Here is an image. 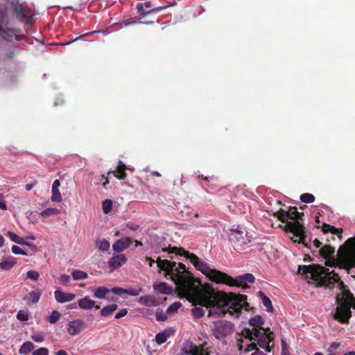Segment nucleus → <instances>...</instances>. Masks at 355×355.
<instances>
[{"label":"nucleus","instance_id":"obj_51","mask_svg":"<svg viewBox=\"0 0 355 355\" xmlns=\"http://www.w3.org/2000/svg\"><path fill=\"white\" fill-rule=\"evenodd\" d=\"M128 313V310L126 309H122L119 312H117L115 315V318H121L125 316Z\"/></svg>","mask_w":355,"mask_h":355},{"label":"nucleus","instance_id":"obj_26","mask_svg":"<svg viewBox=\"0 0 355 355\" xmlns=\"http://www.w3.org/2000/svg\"><path fill=\"white\" fill-rule=\"evenodd\" d=\"M117 305L116 304H112L107 305L103 307L101 310V315L103 317H108L114 311L117 309Z\"/></svg>","mask_w":355,"mask_h":355},{"label":"nucleus","instance_id":"obj_31","mask_svg":"<svg viewBox=\"0 0 355 355\" xmlns=\"http://www.w3.org/2000/svg\"><path fill=\"white\" fill-rule=\"evenodd\" d=\"M40 296L41 292L40 291H32L29 293L28 298L33 303H36L39 301Z\"/></svg>","mask_w":355,"mask_h":355},{"label":"nucleus","instance_id":"obj_16","mask_svg":"<svg viewBox=\"0 0 355 355\" xmlns=\"http://www.w3.org/2000/svg\"><path fill=\"white\" fill-rule=\"evenodd\" d=\"M174 333L171 328L164 329L163 331L158 333L155 338V340L158 345L165 343Z\"/></svg>","mask_w":355,"mask_h":355},{"label":"nucleus","instance_id":"obj_38","mask_svg":"<svg viewBox=\"0 0 355 355\" xmlns=\"http://www.w3.org/2000/svg\"><path fill=\"white\" fill-rule=\"evenodd\" d=\"M15 264V262L10 261H3L0 263V268L2 270H8L12 268Z\"/></svg>","mask_w":355,"mask_h":355},{"label":"nucleus","instance_id":"obj_9","mask_svg":"<svg viewBox=\"0 0 355 355\" xmlns=\"http://www.w3.org/2000/svg\"><path fill=\"white\" fill-rule=\"evenodd\" d=\"M6 9H12L16 16L27 24H31L33 22V15L31 10L19 6L17 0H10L6 6Z\"/></svg>","mask_w":355,"mask_h":355},{"label":"nucleus","instance_id":"obj_20","mask_svg":"<svg viewBox=\"0 0 355 355\" xmlns=\"http://www.w3.org/2000/svg\"><path fill=\"white\" fill-rule=\"evenodd\" d=\"M153 289L157 292L162 294H170L171 293L173 288L168 286L166 283L161 282L159 284H155L153 285Z\"/></svg>","mask_w":355,"mask_h":355},{"label":"nucleus","instance_id":"obj_48","mask_svg":"<svg viewBox=\"0 0 355 355\" xmlns=\"http://www.w3.org/2000/svg\"><path fill=\"white\" fill-rule=\"evenodd\" d=\"M110 293H114L116 295H123L125 294V289L120 287H114L110 289Z\"/></svg>","mask_w":355,"mask_h":355},{"label":"nucleus","instance_id":"obj_47","mask_svg":"<svg viewBox=\"0 0 355 355\" xmlns=\"http://www.w3.org/2000/svg\"><path fill=\"white\" fill-rule=\"evenodd\" d=\"M101 31H91V32L87 33H85V34H83V35H80V37H76V39L73 40L72 41L69 42H67V43H65V44H64V45H66V44H71V43H72V42H73L78 41V40H80V38H83V37H85V36L90 35H92V34H94V33H101Z\"/></svg>","mask_w":355,"mask_h":355},{"label":"nucleus","instance_id":"obj_44","mask_svg":"<svg viewBox=\"0 0 355 355\" xmlns=\"http://www.w3.org/2000/svg\"><path fill=\"white\" fill-rule=\"evenodd\" d=\"M49 349L46 347H40L34 351L32 353V355H49Z\"/></svg>","mask_w":355,"mask_h":355},{"label":"nucleus","instance_id":"obj_19","mask_svg":"<svg viewBox=\"0 0 355 355\" xmlns=\"http://www.w3.org/2000/svg\"><path fill=\"white\" fill-rule=\"evenodd\" d=\"M139 304L147 306H155L157 305V302L153 295H142L139 299Z\"/></svg>","mask_w":355,"mask_h":355},{"label":"nucleus","instance_id":"obj_45","mask_svg":"<svg viewBox=\"0 0 355 355\" xmlns=\"http://www.w3.org/2000/svg\"><path fill=\"white\" fill-rule=\"evenodd\" d=\"M137 8L138 12L141 17H145V16L149 15V13H147L148 10H145L144 9V4L142 3H137Z\"/></svg>","mask_w":355,"mask_h":355},{"label":"nucleus","instance_id":"obj_46","mask_svg":"<svg viewBox=\"0 0 355 355\" xmlns=\"http://www.w3.org/2000/svg\"><path fill=\"white\" fill-rule=\"evenodd\" d=\"M12 251L15 254L27 255L26 252L18 245H13L12 247Z\"/></svg>","mask_w":355,"mask_h":355},{"label":"nucleus","instance_id":"obj_36","mask_svg":"<svg viewBox=\"0 0 355 355\" xmlns=\"http://www.w3.org/2000/svg\"><path fill=\"white\" fill-rule=\"evenodd\" d=\"M60 313L58 311H53L51 315L49 318V322L51 324H55L60 318Z\"/></svg>","mask_w":355,"mask_h":355},{"label":"nucleus","instance_id":"obj_58","mask_svg":"<svg viewBox=\"0 0 355 355\" xmlns=\"http://www.w3.org/2000/svg\"><path fill=\"white\" fill-rule=\"evenodd\" d=\"M35 185V183H30V184H27L26 185V189L27 191H31V190L33 188V187H34Z\"/></svg>","mask_w":355,"mask_h":355},{"label":"nucleus","instance_id":"obj_28","mask_svg":"<svg viewBox=\"0 0 355 355\" xmlns=\"http://www.w3.org/2000/svg\"><path fill=\"white\" fill-rule=\"evenodd\" d=\"M71 275L74 280H82L88 277L87 272L79 270H73L71 273Z\"/></svg>","mask_w":355,"mask_h":355},{"label":"nucleus","instance_id":"obj_61","mask_svg":"<svg viewBox=\"0 0 355 355\" xmlns=\"http://www.w3.org/2000/svg\"><path fill=\"white\" fill-rule=\"evenodd\" d=\"M146 260L149 262V266L152 267L153 264L155 263V261L151 258H146Z\"/></svg>","mask_w":355,"mask_h":355},{"label":"nucleus","instance_id":"obj_2","mask_svg":"<svg viewBox=\"0 0 355 355\" xmlns=\"http://www.w3.org/2000/svg\"><path fill=\"white\" fill-rule=\"evenodd\" d=\"M297 272L327 287L338 283L341 292L336 297L337 307L334 313V318L341 323H347L352 317L351 309H355V298L349 290L345 289L338 274L334 271L330 272L323 266L315 265L299 266Z\"/></svg>","mask_w":355,"mask_h":355},{"label":"nucleus","instance_id":"obj_21","mask_svg":"<svg viewBox=\"0 0 355 355\" xmlns=\"http://www.w3.org/2000/svg\"><path fill=\"white\" fill-rule=\"evenodd\" d=\"M110 293V289L104 287L99 286L94 290L93 295L97 299H105L106 295Z\"/></svg>","mask_w":355,"mask_h":355},{"label":"nucleus","instance_id":"obj_60","mask_svg":"<svg viewBox=\"0 0 355 355\" xmlns=\"http://www.w3.org/2000/svg\"><path fill=\"white\" fill-rule=\"evenodd\" d=\"M63 103V100L62 98H58L55 101V105H58Z\"/></svg>","mask_w":355,"mask_h":355},{"label":"nucleus","instance_id":"obj_15","mask_svg":"<svg viewBox=\"0 0 355 355\" xmlns=\"http://www.w3.org/2000/svg\"><path fill=\"white\" fill-rule=\"evenodd\" d=\"M77 304L79 308L83 310H91L94 307L99 309V306H96V302L92 300L89 296H85L83 298L79 299L77 301Z\"/></svg>","mask_w":355,"mask_h":355},{"label":"nucleus","instance_id":"obj_43","mask_svg":"<svg viewBox=\"0 0 355 355\" xmlns=\"http://www.w3.org/2000/svg\"><path fill=\"white\" fill-rule=\"evenodd\" d=\"M26 277L31 279H33L34 281H37L39 278V272L35 270H29L26 273Z\"/></svg>","mask_w":355,"mask_h":355},{"label":"nucleus","instance_id":"obj_57","mask_svg":"<svg viewBox=\"0 0 355 355\" xmlns=\"http://www.w3.org/2000/svg\"><path fill=\"white\" fill-rule=\"evenodd\" d=\"M313 243H314V245L316 247V248H322V243L318 240V239H315L314 241H313Z\"/></svg>","mask_w":355,"mask_h":355},{"label":"nucleus","instance_id":"obj_42","mask_svg":"<svg viewBox=\"0 0 355 355\" xmlns=\"http://www.w3.org/2000/svg\"><path fill=\"white\" fill-rule=\"evenodd\" d=\"M31 338L36 343H42L44 340V336L42 333L34 334Z\"/></svg>","mask_w":355,"mask_h":355},{"label":"nucleus","instance_id":"obj_35","mask_svg":"<svg viewBox=\"0 0 355 355\" xmlns=\"http://www.w3.org/2000/svg\"><path fill=\"white\" fill-rule=\"evenodd\" d=\"M300 200L306 203H311L315 200V197L311 193H303L300 196Z\"/></svg>","mask_w":355,"mask_h":355},{"label":"nucleus","instance_id":"obj_62","mask_svg":"<svg viewBox=\"0 0 355 355\" xmlns=\"http://www.w3.org/2000/svg\"><path fill=\"white\" fill-rule=\"evenodd\" d=\"M144 4V7L145 6L146 8H150L151 7V2L150 1H146L145 3H143Z\"/></svg>","mask_w":355,"mask_h":355},{"label":"nucleus","instance_id":"obj_41","mask_svg":"<svg viewBox=\"0 0 355 355\" xmlns=\"http://www.w3.org/2000/svg\"><path fill=\"white\" fill-rule=\"evenodd\" d=\"M17 318L21 321H27L28 320V314L24 311H19L17 313Z\"/></svg>","mask_w":355,"mask_h":355},{"label":"nucleus","instance_id":"obj_34","mask_svg":"<svg viewBox=\"0 0 355 355\" xmlns=\"http://www.w3.org/2000/svg\"><path fill=\"white\" fill-rule=\"evenodd\" d=\"M102 209L105 214H108L112 209V201L111 200H105L102 202Z\"/></svg>","mask_w":355,"mask_h":355},{"label":"nucleus","instance_id":"obj_7","mask_svg":"<svg viewBox=\"0 0 355 355\" xmlns=\"http://www.w3.org/2000/svg\"><path fill=\"white\" fill-rule=\"evenodd\" d=\"M211 331L216 340L223 345H227V339L234 331V325L227 320H218L213 322Z\"/></svg>","mask_w":355,"mask_h":355},{"label":"nucleus","instance_id":"obj_56","mask_svg":"<svg viewBox=\"0 0 355 355\" xmlns=\"http://www.w3.org/2000/svg\"><path fill=\"white\" fill-rule=\"evenodd\" d=\"M153 21H146V22H143V21H132V22H130V23L127 24L126 26L132 25V24H153Z\"/></svg>","mask_w":355,"mask_h":355},{"label":"nucleus","instance_id":"obj_8","mask_svg":"<svg viewBox=\"0 0 355 355\" xmlns=\"http://www.w3.org/2000/svg\"><path fill=\"white\" fill-rule=\"evenodd\" d=\"M229 239L235 249L243 250L251 241L252 236L248 235L245 230L237 227L230 230Z\"/></svg>","mask_w":355,"mask_h":355},{"label":"nucleus","instance_id":"obj_49","mask_svg":"<svg viewBox=\"0 0 355 355\" xmlns=\"http://www.w3.org/2000/svg\"><path fill=\"white\" fill-rule=\"evenodd\" d=\"M282 355H289L288 347L284 340H282Z\"/></svg>","mask_w":355,"mask_h":355},{"label":"nucleus","instance_id":"obj_24","mask_svg":"<svg viewBox=\"0 0 355 355\" xmlns=\"http://www.w3.org/2000/svg\"><path fill=\"white\" fill-rule=\"evenodd\" d=\"M322 231L324 233H328L330 232L332 234H336L339 236V238H341L340 234L343 232V229L341 228H336L334 226H331L327 224H323L322 225Z\"/></svg>","mask_w":355,"mask_h":355},{"label":"nucleus","instance_id":"obj_13","mask_svg":"<svg viewBox=\"0 0 355 355\" xmlns=\"http://www.w3.org/2000/svg\"><path fill=\"white\" fill-rule=\"evenodd\" d=\"M126 261L127 259L124 254H118L109 259L108 265L112 268V270H114L123 266Z\"/></svg>","mask_w":355,"mask_h":355},{"label":"nucleus","instance_id":"obj_6","mask_svg":"<svg viewBox=\"0 0 355 355\" xmlns=\"http://www.w3.org/2000/svg\"><path fill=\"white\" fill-rule=\"evenodd\" d=\"M277 217L283 223H286L284 230L291 232L294 235L302 240L304 237V226L299 222L301 214L295 207L291 208L288 211H279L276 214Z\"/></svg>","mask_w":355,"mask_h":355},{"label":"nucleus","instance_id":"obj_1","mask_svg":"<svg viewBox=\"0 0 355 355\" xmlns=\"http://www.w3.org/2000/svg\"><path fill=\"white\" fill-rule=\"evenodd\" d=\"M156 262L157 266L165 271L166 277L174 282L181 297L200 305L192 309L195 318L203 316V307L209 309V315L216 317H220L228 313L232 316L238 318L243 309L246 311L249 309L245 295L215 291L208 286L200 288L196 286L183 263L162 260L159 258Z\"/></svg>","mask_w":355,"mask_h":355},{"label":"nucleus","instance_id":"obj_27","mask_svg":"<svg viewBox=\"0 0 355 355\" xmlns=\"http://www.w3.org/2000/svg\"><path fill=\"white\" fill-rule=\"evenodd\" d=\"M35 348V345L30 341L25 342L19 348V352L20 354H26Z\"/></svg>","mask_w":355,"mask_h":355},{"label":"nucleus","instance_id":"obj_30","mask_svg":"<svg viewBox=\"0 0 355 355\" xmlns=\"http://www.w3.org/2000/svg\"><path fill=\"white\" fill-rule=\"evenodd\" d=\"M260 294L262 297V303L266 307L267 311L272 312L273 309L270 300L268 297H266L262 292H261Z\"/></svg>","mask_w":355,"mask_h":355},{"label":"nucleus","instance_id":"obj_59","mask_svg":"<svg viewBox=\"0 0 355 355\" xmlns=\"http://www.w3.org/2000/svg\"><path fill=\"white\" fill-rule=\"evenodd\" d=\"M55 355H68L64 350H59L55 353Z\"/></svg>","mask_w":355,"mask_h":355},{"label":"nucleus","instance_id":"obj_23","mask_svg":"<svg viewBox=\"0 0 355 355\" xmlns=\"http://www.w3.org/2000/svg\"><path fill=\"white\" fill-rule=\"evenodd\" d=\"M340 347V343L333 342L327 350V355H340L342 352Z\"/></svg>","mask_w":355,"mask_h":355},{"label":"nucleus","instance_id":"obj_25","mask_svg":"<svg viewBox=\"0 0 355 355\" xmlns=\"http://www.w3.org/2000/svg\"><path fill=\"white\" fill-rule=\"evenodd\" d=\"M96 246L102 252L109 250L110 248V242L105 239H99L96 241Z\"/></svg>","mask_w":355,"mask_h":355},{"label":"nucleus","instance_id":"obj_22","mask_svg":"<svg viewBox=\"0 0 355 355\" xmlns=\"http://www.w3.org/2000/svg\"><path fill=\"white\" fill-rule=\"evenodd\" d=\"M125 168L126 165L122 161H119L116 171L114 172V176L119 180L125 179L126 178Z\"/></svg>","mask_w":355,"mask_h":355},{"label":"nucleus","instance_id":"obj_10","mask_svg":"<svg viewBox=\"0 0 355 355\" xmlns=\"http://www.w3.org/2000/svg\"><path fill=\"white\" fill-rule=\"evenodd\" d=\"M178 355H209V353L202 347L193 345L192 343H187Z\"/></svg>","mask_w":355,"mask_h":355},{"label":"nucleus","instance_id":"obj_63","mask_svg":"<svg viewBox=\"0 0 355 355\" xmlns=\"http://www.w3.org/2000/svg\"><path fill=\"white\" fill-rule=\"evenodd\" d=\"M251 355H264V354L259 350H257L255 352L252 353Z\"/></svg>","mask_w":355,"mask_h":355},{"label":"nucleus","instance_id":"obj_39","mask_svg":"<svg viewBox=\"0 0 355 355\" xmlns=\"http://www.w3.org/2000/svg\"><path fill=\"white\" fill-rule=\"evenodd\" d=\"M156 320L159 322H164L166 320L167 315L162 310H157L155 313Z\"/></svg>","mask_w":355,"mask_h":355},{"label":"nucleus","instance_id":"obj_4","mask_svg":"<svg viewBox=\"0 0 355 355\" xmlns=\"http://www.w3.org/2000/svg\"><path fill=\"white\" fill-rule=\"evenodd\" d=\"M320 254L325 261V265L332 268L338 267L347 272L355 268V236L348 239L338 250L336 257L335 248L324 245L319 250Z\"/></svg>","mask_w":355,"mask_h":355},{"label":"nucleus","instance_id":"obj_17","mask_svg":"<svg viewBox=\"0 0 355 355\" xmlns=\"http://www.w3.org/2000/svg\"><path fill=\"white\" fill-rule=\"evenodd\" d=\"M8 23V14L6 10H0V34L1 35L8 40L7 37V31L3 28V26H6Z\"/></svg>","mask_w":355,"mask_h":355},{"label":"nucleus","instance_id":"obj_37","mask_svg":"<svg viewBox=\"0 0 355 355\" xmlns=\"http://www.w3.org/2000/svg\"><path fill=\"white\" fill-rule=\"evenodd\" d=\"M181 306V303L175 302L171 304L166 309L167 314H171L173 312L177 311Z\"/></svg>","mask_w":355,"mask_h":355},{"label":"nucleus","instance_id":"obj_29","mask_svg":"<svg viewBox=\"0 0 355 355\" xmlns=\"http://www.w3.org/2000/svg\"><path fill=\"white\" fill-rule=\"evenodd\" d=\"M8 235L9 236L10 239L12 241L18 243V244H27L26 242L24 241V239L18 236L17 234L12 232H8Z\"/></svg>","mask_w":355,"mask_h":355},{"label":"nucleus","instance_id":"obj_12","mask_svg":"<svg viewBox=\"0 0 355 355\" xmlns=\"http://www.w3.org/2000/svg\"><path fill=\"white\" fill-rule=\"evenodd\" d=\"M131 243L132 240L130 238L123 237L113 243L112 248L115 252H121L128 248Z\"/></svg>","mask_w":355,"mask_h":355},{"label":"nucleus","instance_id":"obj_64","mask_svg":"<svg viewBox=\"0 0 355 355\" xmlns=\"http://www.w3.org/2000/svg\"><path fill=\"white\" fill-rule=\"evenodd\" d=\"M343 355H355V352H347V353H345Z\"/></svg>","mask_w":355,"mask_h":355},{"label":"nucleus","instance_id":"obj_14","mask_svg":"<svg viewBox=\"0 0 355 355\" xmlns=\"http://www.w3.org/2000/svg\"><path fill=\"white\" fill-rule=\"evenodd\" d=\"M55 299L58 303H65L73 300L76 295L71 293H64L60 290L54 292Z\"/></svg>","mask_w":355,"mask_h":355},{"label":"nucleus","instance_id":"obj_5","mask_svg":"<svg viewBox=\"0 0 355 355\" xmlns=\"http://www.w3.org/2000/svg\"><path fill=\"white\" fill-rule=\"evenodd\" d=\"M243 338L237 339V346L240 352H248L257 349V344L252 340H257L260 347L270 352L271 350L270 343L273 340V334L270 331L269 328L263 329V331L256 329L254 331L250 329H245L243 331Z\"/></svg>","mask_w":355,"mask_h":355},{"label":"nucleus","instance_id":"obj_18","mask_svg":"<svg viewBox=\"0 0 355 355\" xmlns=\"http://www.w3.org/2000/svg\"><path fill=\"white\" fill-rule=\"evenodd\" d=\"M249 324L252 327V329H250L252 331H254L256 329L263 331V329H264L262 327L263 324V320L260 315H255L254 317L250 318L249 320Z\"/></svg>","mask_w":355,"mask_h":355},{"label":"nucleus","instance_id":"obj_50","mask_svg":"<svg viewBox=\"0 0 355 355\" xmlns=\"http://www.w3.org/2000/svg\"><path fill=\"white\" fill-rule=\"evenodd\" d=\"M168 6H158V7H156L155 8H153V9H150L149 10L147 11V13H149L150 14H153V13H156V12H158L161 10H164L165 8H168Z\"/></svg>","mask_w":355,"mask_h":355},{"label":"nucleus","instance_id":"obj_53","mask_svg":"<svg viewBox=\"0 0 355 355\" xmlns=\"http://www.w3.org/2000/svg\"><path fill=\"white\" fill-rule=\"evenodd\" d=\"M0 209L3 210L7 209V205L2 194H0Z\"/></svg>","mask_w":355,"mask_h":355},{"label":"nucleus","instance_id":"obj_40","mask_svg":"<svg viewBox=\"0 0 355 355\" xmlns=\"http://www.w3.org/2000/svg\"><path fill=\"white\" fill-rule=\"evenodd\" d=\"M142 292L141 288H129L125 289V294H128L132 296H138Z\"/></svg>","mask_w":355,"mask_h":355},{"label":"nucleus","instance_id":"obj_3","mask_svg":"<svg viewBox=\"0 0 355 355\" xmlns=\"http://www.w3.org/2000/svg\"><path fill=\"white\" fill-rule=\"evenodd\" d=\"M162 251L168 252L169 254L175 253L176 254L185 257L190 260L196 269L201 271L210 280L217 284H225L230 286H241L243 288H245L248 287V283H253L254 281V277L250 273L233 279L224 272L211 268L207 263L200 261L196 255L182 248H171L168 249L163 248Z\"/></svg>","mask_w":355,"mask_h":355},{"label":"nucleus","instance_id":"obj_52","mask_svg":"<svg viewBox=\"0 0 355 355\" xmlns=\"http://www.w3.org/2000/svg\"><path fill=\"white\" fill-rule=\"evenodd\" d=\"M60 282L64 284H67L70 281V277L68 275H61L60 277Z\"/></svg>","mask_w":355,"mask_h":355},{"label":"nucleus","instance_id":"obj_32","mask_svg":"<svg viewBox=\"0 0 355 355\" xmlns=\"http://www.w3.org/2000/svg\"><path fill=\"white\" fill-rule=\"evenodd\" d=\"M51 200L53 202H60L62 200V195L59 191V189H51Z\"/></svg>","mask_w":355,"mask_h":355},{"label":"nucleus","instance_id":"obj_33","mask_svg":"<svg viewBox=\"0 0 355 355\" xmlns=\"http://www.w3.org/2000/svg\"><path fill=\"white\" fill-rule=\"evenodd\" d=\"M59 210L55 208H47L40 213V215L44 217H47L51 215H56L59 214Z\"/></svg>","mask_w":355,"mask_h":355},{"label":"nucleus","instance_id":"obj_11","mask_svg":"<svg viewBox=\"0 0 355 355\" xmlns=\"http://www.w3.org/2000/svg\"><path fill=\"white\" fill-rule=\"evenodd\" d=\"M85 328V322L81 319L70 321L67 324V331L71 336L80 334Z\"/></svg>","mask_w":355,"mask_h":355},{"label":"nucleus","instance_id":"obj_54","mask_svg":"<svg viewBox=\"0 0 355 355\" xmlns=\"http://www.w3.org/2000/svg\"><path fill=\"white\" fill-rule=\"evenodd\" d=\"M126 226H127L129 229H130V230H138V228H139V225H136V224H135V223H128L126 224Z\"/></svg>","mask_w":355,"mask_h":355},{"label":"nucleus","instance_id":"obj_55","mask_svg":"<svg viewBox=\"0 0 355 355\" xmlns=\"http://www.w3.org/2000/svg\"><path fill=\"white\" fill-rule=\"evenodd\" d=\"M60 186V182L59 180H55L53 182L52 185V189H59V187Z\"/></svg>","mask_w":355,"mask_h":355}]
</instances>
